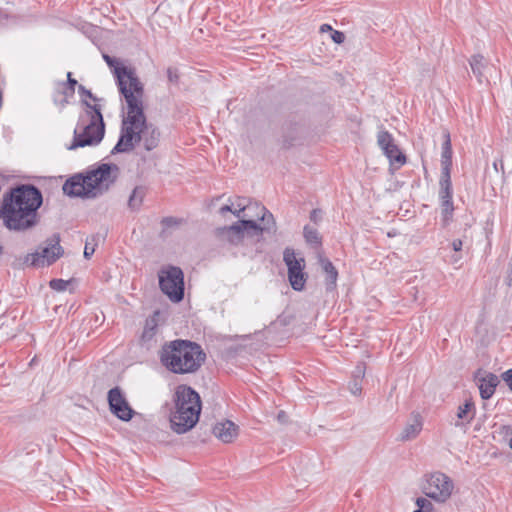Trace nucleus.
Instances as JSON below:
<instances>
[{
	"instance_id": "79ce46f5",
	"label": "nucleus",
	"mask_w": 512,
	"mask_h": 512,
	"mask_svg": "<svg viewBox=\"0 0 512 512\" xmlns=\"http://www.w3.org/2000/svg\"><path fill=\"white\" fill-rule=\"evenodd\" d=\"M499 165H500V170L502 172V174H504V165H503V160L502 159H499V160H496L493 162V168L495 171H499Z\"/></svg>"
},
{
	"instance_id": "20e7f679",
	"label": "nucleus",
	"mask_w": 512,
	"mask_h": 512,
	"mask_svg": "<svg viewBox=\"0 0 512 512\" xmlns=\"http://www.w3.org/2000/svg\"><path fill=\"white\" fill-rule=\"evenodd\" d=\"M174 411L170 415L171 429L177 434L191 430L198 422L201 412L199 394L191 387L180 385L174 395Z\"/></svg>"
},
{
	"instance_id": "de8ad7c7",
	"label": "nucleus",
	"mask_w": 512,
	"mask_h": 512,
	"mask_svg": "<svg viewBox=\"0 0 512 512\" xmlns=\"http://www.w3.org/2000/svg\"><path fill=\"white\" fill-rule=\"evenodd\" d=\"M509 447L512 449V437L509 440Z\"/></svg>"
},
{
	"instance_id": "37998d69",
	"label": "nucleus",
	"mask_w": 512,
	"mask_h": 512,
	"mask_svg": "<svg viewBox=\"0 0 512 512\" xmlns=\"http://www.w3.org/2000/svg\"><path fill=\"white\" fill-rule=\"evenodd\" d=\"M176 223H177V221L173 217H165V218L162 219V224L165 225V226H171V225H174Z\"/></svg>"
},
{
	"instance_id": "f3484780",
	"label": "nucleus",
	"mask_w": 512,
	"mask_h": 512,
	"mask_svg": "<svg viewBox=\"0 0 512 512\" xmlns=\"http://www.w3.org/2000/svg\"><path fill=\"white\" fill-rule=\"evenodd\" d=\"M423 428V419L417 412H413L409 421L405 424L399 435L397 441L408 442L418 437Z\"/></svg>"
},
{
	"instance_id": "cd10ccee",
	"label": "nucleus",
	"mask_w": 512,
	"mask_h": 512,
	"mask_svg": "<svg viewBox=\"0 0 512 512\" xmlns=\"http://www.w3.org/2000/svg\"><path fill=\"white\" fill-rule=\"evenodd\" d=\"M441 208H442V215H443V221L447 223L451 220L454 206L452 200H444L441 201Z\"/></svg>"
},
{
	"instance_id": "7c9ffc66",
	"label": "nucleus",
	"mask_w": 512,
	"mask_h": 512,
	"mask_svg": "<svg viewBox=\"0 0 512 512\" xmlns=\"http://www.w3.org/2000/svg\"><path fill=\"white\" fill-rule=\"evenodd\" d=\"M349 390L355 396L360 395L362 391V381L359 379H353L349 383Z\"/></svg>"
},
{
	"instance_id": "6ab92c4d",
	"label": "nucleus",
	"mask_w": 512,
	"mask_h": 512,
	"mask_svg": "<svg viewBox=\"0 0 512 512\" xmlns=\"http://www.w3.org/2000/svg\"><path fill=\"white\" fill-rule=\"evenodd\" d=\"M480 396L482 399H489L499 384V378L493 373H485L483 377H477Z\"/></svg>"
},
{
	"instance_id": "8fccbe9b",
	"label": "nucleus",
	"mask_w": 512,
	"mask_h": 512,
	"mask_svg": "<svg viewBox=\"0 0 512 512\" xmlns=\"http://www.w3.org/2000/svg\"><path fill=\"white\" fill-rule=\"evenodd\" d=\"M2 252H3V248H2V246H0V255L2 254Z\"/></svg>"
},
{
	"instance_id": "2eb2a0df",
	"label": "nucleus",
	"mask_w": 512,
	"mask_h": 512,
	"mask_svg": "<svg viewBox=\"0 0 512 512\" xmlns=\"http://www.w3.org/2000/svg\"><path fill=\"white\" fill-rule=\"evenodd\" d=\"M377 143L385 156L389 159L391 165H396V167L399 168L406 163L405 155L395 144L393 136L388 131L381 130L378 132Z\"/></svg>"
},
{
	"instance_id": "b1692460",
	"label": "nucleus",
	"mask_w": 512,
	"mask_h": 512,
	"mask_svg": "<svg viewBox=\"0 0 512 512\" xmlns=\"http://www.w3.org/2000/svg\"><path fill=\"white\" fill-rule=\"evenodd\" d=\"M145 191L142 187H135L129 197L128 205L131 209H138L142 204Z\"/></svg>"
},
{
	"instance_id": "58836bf2",
	"label": "nucleus",
	"mask_w": 512,
	"mask_h": 512,
	"mask_svg": "<svg viewBox=\"0 0 512 512\" xmlns=\"http://www.w3.org/2000/svg\"><path fill=\"white\" fill-rule=\"evenodd\" d=\"M78 91L79 93L83 94V95H86L88 96L89 98L93 99V100H96V98L94 97V95L91 93L90 90H87L83 85H79L78 87Z\"/></svg>"
},
{
	"instance_id": "c03bdc74",
	"label": "nucleus",
	"mask_w": 512,
	"mask_h": 512,
	"mask_svg": "<svg viewBox=\"0 0 512 512\" xmlns=\"http://www.w3.org/2000/svg\"><path fill=\"white\" fill-rule=\"evenodd\" d=\"M462 241L460 239H455L453 242H452V248L454 251L458 252L462 249Z\"/></svg>"
},
{
	"instance_id": "ddd939ff",
	"label": "nucleus",
	"mask_w": 512,
	"mask_h": 512,
	"mask_svg": "<svg viewBox=\"0 0 512 512\" xmlns=\"http://www.w3.org/2000/svg\"><path fill=\"white\" fill-rule=\"evenodd\" d=\"M283 260L288 267V279L292 288L301 291L306 283L307 276L304 273V259H297L293 249L286 248Z\"/></svg>"
},
{
	"instance_id": "09e8293b",
	"label": "nucleus",
	"mask_w": 512,
	"mask_h": 512,
	"mask_svg": "<svg viewBox=\"0 0 512 512\" xmlns=\"http://www.w3.org/2000/svg\"><path fill=\"white\" fill-rule=\"evenodd\" d=\"M414 512H424V510H423V509L421 510L420 508H418V509H417V510H415Z\"/></svg>"
},
{
	"instance_id": "a211bd4d",
	"label": "nucleus",
	"mask_w": 512,
	"mask_h": 512,
	"mask_svg": "<svg viewBox=\"0 0 512 512\" xmlns=\"http://www.w3.org/2000/svg\"><path fill=\"white\" fill-rule=\"evenodd\" d=\"M213 434L223 443H232L238 437L239 427L230 420H223L214 425Z\"/></svg>"
},
{
	"instance_id": "2f4dec72",
	"label": "nucleus",
	"mask_w": 512,
	"mask_h": 512,
	"mask_svg": "<svg viewBox=\"0 0 512 512\" xmlns=\"http://www.w3.org/2000/svg\"><path fill=\"white\" fill-rule=\"evenodd\" d=\"M331 39L336 43V44H342L344 41H345V35L343 32L341 31H338V30H333L331 32Z\"/></svg>"
},
{
	"instance_id": "6e6552de",
	"label": "nucleus",
	"mask_w": 512,
	"mask_h": 512,
	"mask_svg": "<svg viewBox=\"0 0 512 512\" xmlns=\"http://www.w3.org/2000/svg\"><path fill=\"white\" fill-rule=\"evenodd\" d=\"M159 286L161 291L173 302H179L184 297V275L176 266H167L159 271Z\"/></svg>"
},
{
	"instance_id": "c9c22d12",
	"label": "nucleus",
	"mask_w": 512,
	"mask_h": 512,
	"mask_svg": "<svg viewBox=\"0 0 512 512\" xmlns=\"http://www.w3.org/2000/svg\"><path fill=\"white\" fill-rule=\"evenodd\" d=\"M442 150H452L450 134L448 132L444 133V141L442 143Z\"/></svg>"
},
{
	"instance_id": "bb28decb",
	"label": "nucleus",
	"mask_w": 512,
	"mask_h": 512,
	"mask_svg": "<svg viewBox=\"0 0 512 512\" xmlns=\"http://www.w3.org/2000/svg\"><path fill=\"white\" fill-rule=\"evenodd\" d=\"M156 334V324L154 320H150L146 322V325L144 327L141 340L143 342H149L153 339V337Z\"/></svg>"
},
{
	"instance_id": "9b49d317",
	"label": "nucleus",
	"mask_w": 512,
	"mask_h": 512,
	"mask_svg": "<svg viewBox=\"0 0 512 512\" xmlns=\"http://www.w3.org/2000/svg\"><path fill=\"white\" fill-rule=\"evenodd\" d=\"M270 229V224H263V226L260 227L254 220L242 219L231 226L218 228L217 234L231 244H238L246 233L250 235H259L263 230Z\"/></svg>"
},
{
	"instance_id": "72a5a7b5",
	"label": "nucleus",
	"mask_w": 512,
	"mask_h": 512,
	"mask_svg": "<svg viewBox=\"0 0 512 512\" xmlns=\"http://www.w3.org/2000/svg\"><path fill=\"white\" fill-rule=\"evenodd\" d=\"M67 84L69 86V95H73L75 92V86L77 85V81L74 78H72L71 72L67 73Z\"/></svg>"
},
{
	"instance_id": "c756f323",
	"label": "nucleus",
	"mask_w": 512,
	"mask_h": 512,
	"mask_svg": "<svg viewBox=\"0 0 512 512\" xmlns=\"http://www.w3.org/2000/svg\"><path fill=\"white\" fill-rule=\"evenodd\" d=\"M416 505L418 506V508H420L421 510L423 509L424 512H433V505L432 503L426 499V498H423V497H419L417 498L416 500Z\"/></svg>"
},
{
	"instance_id": "f8f14e48",
	"label": "nucleus",
	"mask_w": 512,
	"mask_h": 512,
	"mask_svg": "<svg viewBox=\"0 0 512 512\" xmlns=\"http://www.w3.org/2000/svg\"><path fill=\"white\" fill-rule=\"evenodd\" d=\"M454 483L452 479L442 472L431 474L424 485L425 495L436 502L445 503L452 495Z\"/></svg>"
},
{
	"instance_id": "f257e3e1",
	"label": "nucleus",
	"mask_w": 512,
	"mask_h": 512,
	"mask_svg": "<svg viewBox=\"0 0 512 512\" xmlns=\"http://www.w3.org/2000/svg\"><path fill=\"white\" fill-rule=\"evenodd\" d=\"M126 114L122 120L121 135L112 153L129 152L136 144L143 143L147 151L155 149L160 141V132L148 123L144 114L143 96H128Z\"/></svg>"
},
{
	"instance_id": "a18cd8bd",
	"label": "nucleus",
	"mask_w": 512,
	"mask_h": 512,
	"mask_svg": "<svg viewBox=\"0 0 512 512\" xmlns=\"http://www.w3.org/2000/svg\"><path fill=\"white\" fill-rule=\"evenodd\" d=\"M277 420L284 424L287 422V414L284 411H280L277 415Z\"/></svg>"
},
{
	"instance_id": "7ed1b4c3",
	"label": "nucleus",
	"mask_w": 512,
	"mask_h": 512,
	"mask_svg": "<svg viewBox=\"0 0 512 512\" xmlns=\"http://www.w3.org/2000/svg\"><path fill=\"white\" fill-rule=\"evenodd\" d=\"M119 175L116 164L103 163L86 176L76 175L63 185V192L68 196L93 198L108 190Z\"/></svg>"
},
{
	"instance_id": "49530a36",
	"label": "nucleus",
	"mask_w": 512,
	"mask_h": 512,
	"mask_svg": "<svg viewBox=\"0 0 512 512\" xmlns=\"http://www.w3.org/2000/svg\"><path fill=\"white\" fill-rule=\"evenodd\" d=\"M333 31L332 27L329 24H322L320 27V32Z\"/></svg>"
},
{
	"instance_id": "f03ea898",
	"label": "nucleus",
	"mask_w": 512,
	"mask_h": 512,
	"mask_svg": "<svg viewBox=\"0 0 512 512\" xmlns=\"http://www.w3.org/2000/svg\"><path fill=\"white\" fill-rule=\"evenodd\" d=\"M159 356L162 365L174 374L194 373L206 359L200 345L181 339L165 343Z\"/></svg>"
},
{
	"instance_id": "aec40b11",
	"label": "nucleus",
	"mask_w": 512,
	"mask_h": 512,
	"mask_svg": "<svg viewBox=\"0 0 512 512\" xmlns=\"http://www.w3.org/2000/svg\"><path fill=\"white\" fill-rule=\"evenodd\" d=\"M475 417V405L472 399H466L464 404L458 407L457 420L454 425L456 427H462L465 424H469Z\"/></svg>"
},
{
	"instance_id": "9d476101",
	"label": "nucleus",
	"mask_w": 512,
	"mask_h": 512,
	"mask_svg": "<svg viewBox=\"0 0 512 512\" xmlns=\"http://www.w3.org/2000/svg\"><path fill=\"white\" fill-rule=\"evenodd\" d=\"M0 203H7L17 208L39 209L42 204L41 192L32 185H20L4 194Z\"/></svg>"
},
{
	"instance_id": "39448f33",
	"label": "nucleus",
	"mask_w": 512,
	"mask_h": 512,
	"mask_svg": "<svg viewBox=\"0 0 512 512\" xmlns=\"http://www.w3.org/2000/svg\"><path fill=\"white\" fill-rule=\"evenodd\" d=\"M85 112L79 117L74 130V140L68 147L74 150L78 147L94 146L101 142L105 133V124L99 105L84 101Z\"/></svg>"
},
{
	"instance_id": "c85d7f7f",
	"label": "nucleus",
	"mask_w": 512,
	"mask_h": 512,
	"mask_svg": "<svg viewBox=\"0 0 512 512\" xmlns=\"http://www.w3.org/2000/svg\"><path fill=\"white\" fill-rule=\"evenodd\" d=\"M69 284H70V281H66L63 279H53L49 283L51 289L58 291V292L65 291L67 289V287L69 286Z\"/></svg>"
},
{
	"instance_id": "423d86ee",
	"label": "nucleus",
	"mask_w": 512,
	"mask_h": 512,
	"mask_svg": "<svg viewBox=\"0 0 512 512\" xmlns=\"http://www.w3.org/2000/svg\"><path fill=\"white\" fill-rule=\"evenodd\" d=\"M0 219L8 230L15 232L30 231L40 222L38 209L17 208L7 203H0Z\"/></svg>"
},
{
	"instance_id": "5701e85b",
	"label": "nucleus",
	"mask_w": 512,
	"mask_h": 512,
	"mask_svg": "<svg viewBox=\"0 0 512 512\" xmlns=\"http://www.w3.org/2000/svg\"><path fill=\"white\" fill-rule=\"evenodd\" d=\"M469 64L471 67V70L473 74L477 77L478 81L481 83L482 78L484 76L483 71L486 67V61L482 55H473L470 60Z\"/></svg>"
},
{
	"instance_id": "dca6fc26",
	"label": "nucleus",
	"mask_w": 512,
	"mask_h": 512,
	"mask_svg": "<svg viewBox=\"0 0 512 512\" xmlns=\"http://www.w3.org/2000/svg\"><path fill=\"white\" fill-rule=\"evenodd\" d=\"M234 205L236 207L233 208V215L238 218L242 217V214L246 210L254 208L255 210H257L258 214H261L260 220L263 222V224H274L273 215L264 206H261L257 203L252 204L242 197H238ZM246 216V214L243 215V217Z\"/></svg>"
},
{
	"instance_id": "ea45409f",
	"label": "nucleus",
	"mask_w": 512,
	"mask_h": 512,
	"mask_svg": "<svg viewBox=\"0 0 512 512\" xmlns=\"http://www.w3.org/2000/svg\"><path fill=\"white\" fill-rule=\"evenodd\" d=\"M94 251H95L94 247H90L89 243L86 242V245L84 248V257L87 259L90 258L93 255Z\"/></svg>"
},
{
	"instance_id": "e433bc0d",
	"label": "nucleus",
	"mask_w": 512,
	"mask_h": 512,
	"mask_svg": "<svg viewBox=\"0 0 512 512\" xmlns=\"http://www.w3.org/2000/svg\"><path fill=\"white\" fill-rule=\"evenodd\" d=\"M503 380L507 383L512 390V368L502 374Z\"/></svg>"
},
{
	"instance_id": "4468645a",
	"label": "nucleus",
	"mask_w": 512,
	"mask_h": 512,
	"mask_svg": "<svg viewBox=\"0 0 512 512\" xmlns=\"http://www.w3.org/2000/svg\"><path fill=\"white\" fill-rule=\"evenodd\" d=\"M107 398L110 411L118 419L122 421H129L133 418L135 411L131 408L119 387L110 389Z\"/></svg>"
},
{
	"instance_id": "a19ab883",
	"label": "nucleus",
	"mask_w": 512,
	"mask_h": 512,
	"mask_svg": "<svg viewBox=\"0 0 512 512\" xmlns=\"http://www.w3.org/2000/svg\"><path fill=\"white\" fill-rule=\"evenodd\" d=\"M233 206H234V203H232V205H224L219 209V213L221 215H224L226 212H231L233 214V211H234Z\"/></svg>"
},
{
	"instance_id": "4c0bfd02",
	"label": "nucleus",
	"mask_w": 512,
	"mask_h": 512,
	"mask_svg": "<svg viewBox=\"0 0 512 512\" xmlns=\"http://www.w3.org/2000/svg\"><path fill=\"white\" fill-rule=\"evenodd\" d=\"M321 210L313 209L310 213V220L317 223L321 219Z\"/></svg>"
},
{
	"instance_id": "393cba45",
	"label": "nucleus",
	"mask_w": 512,
	"mask_h": 512,
	"mask_svg": "<svg viewBox=\"0 0 512 512\" xmlns=\"http://www.w3.org/2000/svg\"><path fill=\"white\" fill-rule=\"evenodd\" d=\"M304 238L308 244L320 246L321 245V237L316 228L306 225L304 227Z\"/></svg>"
},
{
	"instance_id": "a878e982",
	"label": "nucleus",
	"mask_w": 512,
	"mask_h": 512,
	"mask_svg": "<svg viewBox=\"0 0 512 512\" xmlns=\"http://www.w3.org/2000/svg\"><path fill=\"white\" fill-rule=\"evenodd\" d=\"M441 167V174H451L452 150H442Z\"/></svg>"
},
{
	"instance_id": "412c9836",
	"label": "nucleus",
	"mask_w": 512,
	"mask_h": 512,
	"mask_svg": "<svg viewBox=\"0 0 512 512\" xmlns=\"http://www.w3.org/2000/svg\"><path fill=\"white\" fill-rule=\"evenodd\" d=\"M319 263L322 267V270L327 275V289H333L336 286V281L338 278V272L335 266L329 259L322 256L319 257Z\"/></svg>"
},
{
	"instance_id": "f704fd0d",
	"label": "nucleus",
	"mask_w": 512,
	"mask_h": 512,
	"mask_svg": "<svg viewBox=\"0 0 512 512\" xmlns=\"http://www.w3.org/2000/svg\"><path fill=\"white\" fill-rule=\"evenodd\" d=\"M364 375H365V367L363 365L356 366L353 379H359L362 381V378L364 377Z\"/></svg>"
},
{
	"instance_id": "473e14b6",
	"label": "nucleus",
	"mask_w": 512,
	"mask_h": 512,
	"mask_svg": "<svg viewBox=\"0 0 512 512\" xmlns=\"http://www.w3.org/2000/svg\"><path fill=\"white\" fill-rule=\"evenodd\" d=\"M167 77L171 83H177L179 79L178 71L176 68L169 67L167 69Z\"/></svg>"
},
{
	"instance_id": "1a4fd4ad",
	"label": "nucleus",
	"mask_w": 512,
	"mask_h": 512,
	"mask_svg": "<svg viewBox=\"0 0 512 512\" xmlns=\"http://www.w3.org/2000/svg\"><path fill=\"white\" fill-rule=\"evenodd\" d=\"M63 254L64 249L60 245V235L53 234L45 241V246L41 251L27 254L24 263L33 267L49 266L62 257Z\"/></svg>"
},
{
	"instance_id": "4be33fe9",
	"label": "nucleus",
	"mask_w": 512,
	"mask_h": 512,
	"mask_svg": "<svg viewBox=\"0 0 512 512\" xmlns=\"http://www.w3.org/2000/svg\"><path fill=\"white\" fill-rule=\"evenodd\" d=\"M451 174H441L439 180V198L440 201L452 200Z\"/></svg>"
},
{
	"instance_id": "0eeeda50",
	"label": "nucleus",
	"mask_w": 512,
	"mask_h": 512,
	"mask_svg": "<svg viewBox=\"0 0 512 512\" xmlns=\"http://www.w3.org/2000/svg\"><path fill=\"white\" fill-rule=\"evenodd\" d=\"M103 59L106 64L112 69V72L117 80L120 93L125 99V103L128 102V96L137 97L144 95L143 84L137 77L135 70L123 66L119 59L103 54Z\"/></svg>"
}]
</instances>
